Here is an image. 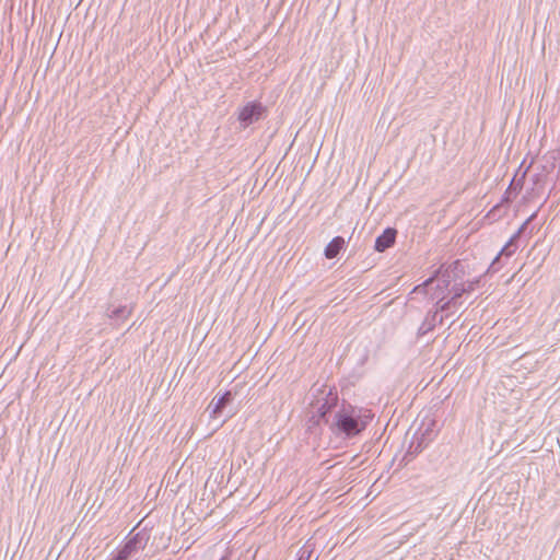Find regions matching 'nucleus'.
Segmentation results:
<instances>
[{
	"mask_svg": "<svg viewBox=\"0 0 560 560\" xmlns=\"http://www.w3.org/2000/svg\"><path fill=\"white\" fill-rule=\"evenodd\" d=\"M435 425L434 420H430L428 423L422 422L419 429L415 432L409 446L404 455L402 460L408 464L416 456H418L423 450H425L431 442L435 439Z\"/></svg>",
	"mask_w": 560,
	"mask_h": 560,
	"instance_id": "f257e3e1",
	"label": "nucleus"
},
{
	"mask_svg": "<svg viewBox=\"0 0 560 560\" xmlns=\"http://www.w3.org/2000/svg\"><path fill=\"white\" fill-rule=\"evenodd\" d=\"M150 539V534L144 528L131 535L120 547L112 552L108 560H130L140 550L144 549Z\"/></svg>",
	"mask_w": 560,
	"mask_h": 560,
	"instance_id": "f03ea898",
	"label": "nucleus"
},
{
	"mask_svg": "<svg viewBox=\"0 0 560 560\" xmlns=\"http://www.w3.org/2000/svg\"><path fill=\"white\" fill-rule=\"evenodd\" d=\"M268 115V107L260 101H249L237 109V121L240 124V129L245 130L252 125L266 119Z\"/></svg>",
	"mask_w": 560,
	"mask_h": 560,
	"instance_id": "7ed1b4c3",
	"label": "nucleus"
},
{
	"mask_svg": "<svg viewBox=\"0 0 560 560\" xmlns=\"http://www.w3.org/2000/svg\"><path fill=\"white\" fill-rule=\"evenodd\" d=\"M337 398L326 399L308 419L306 420V431L310 434L317 435L320 433V427L323 423H329V417L337 405Z\"/></svg>",
	"mask_w": 560,
	"mask_h": 560,
	"instance_id": "20e7f679",
	"label": "nucleus"
},
{
	"mask_svg": "<svg viewBox=\"0 0 560 560\" xmlns=\"http://www.w3.org/2000/svg\"><path fill=\"white\" fill-rule=\"evenodd\" d=\"M330 430L337 436L350 438V407L347 405L346 399H343L341 408L336 411L330 423Z\"/></svg>",
	"mask_w": 560,
	"mask_h": 560,
	"instance_id": "39448f33",
	"label": "nucleus"
},
{
	"mask_svg": "<svg viewBox=\"0 0 560 560\" xmlns=\"http://www.w3.org/2000/svg\"><path fill=\"white\" fill-rule=\"evenodd\" d=\"M465 291H466V289L463 283L454 284L452 288L453 294L448 300L444 301L445 295L440 296V294H435V293H432L431 299L432 300L436 299L438 300L436 307L439 308V311L441 313H445V316H448L450 310L452 307H456L457 305L460 304L459 300L463 296V294L465 293Z\"/></svg>",
	"mask_w": 560,
	"mask_h": 560,
	"instance_id": "423d86ee",
	"label": "nucleus"
},
{
	"mask_svg": "<svg viewBox=\"0 0 560 560\" xmlns=\"http://www.w3.org/2000/svg\"><path fill=\"white\" fill-rule=\"evenodd\" d=\"M373 418L374 413L370 409L352 406V438L365 430Z\"/></svg>",
	"mask_w": 560,
	"mask_h": 560,
	"instance_id": "0eeeda50",
	"label": "nucleus"
},
{
	"mask_svg": "<svg viewBox=\"0 0 560 560\" xmlns=\"http://www.w3.org/2000/svg\"><path fill=\"white\" fill-rule=\"evenodd\" d=\"M234 399L232 392L225 390L222 394H218L209 405L210 417L212 419L219 418L226 406H229Z\"/></svg>",
	"mask_w": 560,
	"mask_h": 560,
	"instance_id": "6e6552de",
	"label": "nucleus"
},
{
	"mask_svg": "<svg viewBox=\"0 0 560 560\" xmlns=\"http://www.w3.org/2000/svg\"><path fill=\"white\" fill-rule=\"evenodd\" d=\"M397 230L395 228H386L381 235L375 238L374 249L378 253H383L392 247L397 238Z\"/></svg>",
	"mask_w": 560,
	"mask_h": 560,
	"instance_id": "1a4fd4ad",
	"label": "nucleus"
},
{
	"mask_svg": "<svg viewBox=\"0 0 560 560\" xmlns=\"http://www.w3.org/2000/svg\"><path fill=\"white\" fill-rule=\"evenodd\" d=\"M536 215V213H533L521 226L520 229L516 231V233H514L510 240L508 241V243L502 247V249L499 252L501 255H504L505 258H509L511 257L515 250L518 248V241H520V237H521V234L525 231L528 222Z\"/></svg>",
	"mask_w": 560,
	"mask_h": 560,
	"instance_id": "9d476101",
	"label": "nucleus"
},
{
	"mask_svg": "<svg viewBox=\"0 0 560 560\" xmlns=\"http://www.w3.org/2000/svg\"><path fill=\"white\" fill-rule=\"evenodd\" d=\"M439 308L436 307L435 310L433 311H429L428 314L425 315L421 326L419 327L418 329V335L419 336H424L427 335L428 332L432 331L436 324H442L443 323V319L444 317L443 316H440L439 317Z\"/></svg>",
	"mask_w": 560,
	"mask_h": 560,
	"instance_id": "9b49d317",
	"label": "nucleus"
},
{
	"mask_svg": "<svg viewBox=\"0 0 560 560\" xmlns=\"http://www.w3.org/2000/svg\"><path fill=\"white\" fill-rule=\"evenodd\" d=\"M347 243L342 236L334 237L325 247L324 254L327 259L337 258L346 250Z\"/></svg>",
	"mask_w": 560,
	"mask_h": 560,
	"instance_id": "f8f14e48",
	"label": "nucleus"
},
{
	"mask_svg": "<svg viewBox=\"0 0 560 560\" xmlns=\"http://www.w3.org/2000/svg\"><path fill=\"white\" fill-rule=\"evenodd\" d=\"M131 307L128 305H118L113 308L108 307L107 316L117 323H124L131 315Z\"/></svg>",
	"mask_w": 560,
	"mask_h": 560,
	"instance_id": "ddd939ff",
	"label": "nucleus"
},
{
	"mask_svg": "<svg viewBox=\"0 0 560 560\" xmlns=\"http://www.w3.org/2000/svg\"><path fill=\"white\" fill-rule=\"evenodd\" d=\"M435 281H438V284L434 288L433 293L440 294V296L445 295L444 293L445 291H448L452 282V275H450L448 270L441 269V273L439 275L438 279H435Z\"/></svg>",
	"mask_w": 560,
	"mask_h": 560,
	"instance_id": "4468645a",
	"label": "nucleus"
},
{
	"mask_svg": "<svg viewBox=\"0 0 560 560\" xmlns=\"http://www.w3.org/2000/svg\"><path fill=\"white\" fill-rule=\"evenodd\" d=\"M441 273V269L435 270L431 277H429L425 281H423L421 284H418L413 288V293H424L427 294L431 285L435 282V279H438L439 275Z\"/></svg>",
	"mask_w": 560,
	"mask_h": 560,
	"instance_id": "2eb2a0df",
	"label": "nucleus"
},
{
	"mask_svg": "<svg viewBox=\"0 0 560 560\" xmlns=\"http://www.w3.org/2000/svg\"><path fill=\"white\" fill-rule=\"evenodd\" d=\"M502 257H504V255H501L500 253L494 257L487 270V273H495L503 267Z\"/></svg>",
	"mask_w": 560,
	"mask_h": 560,
	"instance_id": "dca6fc26",
	"label": "nucleus"
},
{
	"mask_svg": "<svg viewBox=\"0 0 560 560\" xmlns=\"http://www.w3.org/2000/svg\"><path fill=\"white\" fill-rule=\"evenodd\" d=\"M532 182H533V185H534V189H540V188H544L546 182H547V177L545 176V173H536L533 175L532 177Z\"/></svg>",
	"mask_w": 560,
	"mask_h": 560,
	"instance_id": "f3484780",
	"label": "nucleus"
},
{
	"mask_svg": "<svg viewBox=\"0 0 560 560\" xmlns=\"http://www.w3.org/2000/svg\"><path fill=\"white\" fill-rule=\"evenodd\" d=\"M368 460V457L362 458L361 454L352 455L351 462H352V470L362 466Z\"/></svg>",
	"mask_w": 560,
	"mask_h": 560,
	"instance_id": "a211bd4d",
	"label": "nucleus"
},
{
	"mask_svg": "<svg viewBox=\"0 0 560 560\" xmlns=\"http://www.w3.org/2000/svg\"><path fill=\"white\" fill-rule=\"evenodd\" d=\"M370 351L366 346H364L360 352V358L358 361L359 365H364V363L369 360Z\"/></svg>",
	"mask_w": 560,
	"mask_h": 560,
	"instance_id": "6ab92c4d",
	"label": "nucleus"
},
{
	"mask_svg": "<svg viewBox=\"0 0 560 560\" xmlns=\"http://www.w3.org/2000/svg\"><path fill=\"white\" fill-rule=\"evenodd\" d=\"M555 163H551L550 166L541 165L539 173H545V176L547 177V175L555 168Z\"/></svg>",
	"mask_w": 560,
	"mask_h": 560,
	"instance_id": "aec40b11",
	"label": "nucleus"
},
{
	"mask_svg": "<svg viewBox=\"0 0 560 560\" xmlns=\"http://www.w3.org/2000/svg\"><path fill=\"white\" fill-rule=\"evenodd\" d=\"M460 261L459 260H455L446 270L450 271V275L451 273H455L456 270L458 269V267L460 266Z\"/></svg>",
	"mask_w": 560,
	"mask_h": 560,
	"instance_id": "412c9836",
	"label": "nucleus"
},
{
	"mask_svg": "<svg viewBox=\"0 0 560 560\" xmlns=\"http://www.w3.org/2000/svg\"><path fill=\"white\" fill-rule=\"evenodd\" d=\"M340 348H343V352H342V354H341V357H340V358L342 359V362H343V361H345V359H346L345 352L350 348V342H346V343H345V340H343V341L340 343V346H339V349H340Z\"/></svg>",
	"mask_w": 560,
	"mask_h": 560,
	"instance_id": "4be33fe9",
	"label": "nucleus"
},
{
	"mask_svg": "<svg viewBox=\"0 0 560 560\" xmlns=\"http://www.w3.org/2000/svg\"><path fill=\"white\" fill-rule=\"evenodd\" d=\"M522 186H523V178L520 180L517 186L514 187L515 195L518 194L522 190Z\"/></svg>",
	"mask_w": 560,
	"mask_h": 560,
	"instance_id": "5701e85b",
	"label": "nucleus"
},
{
	"mask_svg": "<svg viewBox=\"0 0 560 560\" xmlns=\"http://www.w3.org/2000/svg\"><path fill=\"white\" fill-rule=\"evenodd\" d=\"M465 289H466L465 293H469V292H471V291L474 290V285L470 283V284H469L467 288H465Z\"/></svg>",
	"mask_w": 560,
	"mask_h": 560,
	"instance_id": "b1692460",
	"label": "nucleus"
},
{
	"mask_svg": "<svg viewBox=\"0 0 560 560\" xmlns=\"http://www.w3.org/2000/svg\"><path fill=\"white\" fill-rule=\"evenodd\" d=\"M341 132H342V131H341V122H340V124H339V126H338V129H337V136H338V135H341Z\"/></svg>",
	"mask_w": 560,
	"mask_h": 560,
	"instance_id": "393cba45",
	"label": "nucleus"
},
{
	"mask_svg": "<svg viewBox=\"0 0 560 560\" xmlns=\"http://www.w3.org/2000/svg\"><path fill=\"white\" fill-rule=\"evenodd\" d=\"M368 483L369 482L364 483V487L362 489H360V490L358 489L355 492H363L364 488L368 487Z\"/></svg>",
	"mask_w": 560,
	"mask_h": 560,
	"instance_id": "a878e982",
	"label": "nucleus"
},
{
	"mask_svg": "<svg viewBox=\"0 0 560 560\" xmlns=\"http://www.w3.org/2000/svg\"><path fill=\"white\" fill-rule=\"evenodd\" d=\"M358 479H359V477H353V476H352L351 482H354V481H357Z\"/></svg>",
	"mask_w": 560,
	"mask_h": 560,
	"instance_id": "bb28decb",
	"label": "nucleus"
},
{
	"mask_svg": "<svg viewBox=\"0 0 560 560\" xmlns=\"http://www.w3.org/2000/svg\"><path fill=\"white\" fill-rule=\"evenodd\" d=\"M368 447H369V448H368V451H366V452H370V451L372 450V445H371V444H369V445H368Z\"/></svg>",
	"mask_w": 560,
	"mask_h": 560,
	"instance_id": "cd10ccee",
	"label": "nucleus"
},
{
	"mask_svg": "<svg viewBox=\"0 0 560 560\" xmlns=\"http://www.w3.org/2000/svg\"><path fill=\"white\" fill-rule=\"evenodd\" d=\"M220 560H229V559H228V558H225V557H222Z\"/></svg>",
	"mask_w": 560,
	"mask_h": 560,
	"instance_id": "c85d7f7f",
	"label": "nucleus"
},
{
	"mask_svg": "<svg viewBox=\"0 0 560 560\" xmlns=\"http://www.w3.org/2000/svg\"><path fill=\"white\" fill-rule=\"evenodd\" d=\"M303 556L299 559V560H302Z\"/></svg>",
	"mask_w": 560,
	"mask_h": 560,
	"instance_id": "c756f323",
	"label": "nucleus"
}]
</instances>
